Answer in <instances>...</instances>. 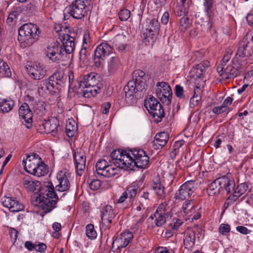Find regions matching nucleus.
Here are the masks:
<instances>
[{
  "mask_svg": "<svg viewBox=\"0 0 253 253\" xmlns=\"http://www.w3.org/2000/svg\"><path fill=\"white\" fill-rule=\"evenodd\" d=\"M66 78L64 73L62 72H56L49 78L51 83L54 84V86L56 87V90L58 89L59 85H63Z\"/></svg>",
  "mask_w": 253,
  "mask_h": 253,
  "instance_id": "7c9ffc66",
  "label": "nucleus"
},
{
  "mask_svg": "<svg viewBox=\"0 0 253 253\" xmlns=\"http://www.w3.org/2000/svg\"><path fill=\"white\" fill-rule=\"evenodd\" d=\"M147 21L149 24L143 31L142 38H143L144 42H154L159 33L160 23L155 18L147 19Z\"/></svg>",
  "mask_w": 253,
  "mask_h": 253,
  "instance_id": "9b49d317",
  "label": "nucleus"
},
{
  "mask_svg": "<svg viewBox=\"0 0 253 253\" xmlns=\"http://www.w3.org/2000/svg\"><path fill=\"white\" fill-rule=\"evenodd\" d=\"M243 69V65L239 62L237 57H235L232 61V64L228 65L226 68L222 65H218L217 71L223 79L227 80L239 75Z\"/></svg>",
  "mask_w": 253,
  "mask_h": 253,
  "instance_id": "0eeeda50",
  "label": "nucleus"
},
{
  "mask_svg": "<svg viewBox=\"0 0 253 253\" xmlns=\"http://www.w3.org/2000/svg\"><path fill=\"white\" fill-rule=\"evenodd\" d=\"M235 187V183L234 182L233 188V189L229 193H232V194L229 197V199H231L234 201H236L240 196L245 193L248 188V185L245 183H242L240 185H238L236 188Z\"/></svg>",
  "mask_w": 253,
  "mask_h": 253,
  "instance_id": "c85d7f7f",
  "label": "nucleus"
},
{
  "mask_svg": "<svg viewBox=\"0 0 253 253\" xmlns=\"http://www.w3.org/2000/svg\"><path fill=\"white\" fill-rule=\"evenodd\" d=\"M86 235L90 239H94L97 237V233L94 229V225L92 224L86 226Z\"/></svg>",
  "mask_w": 253,
  "mask_h": 253,
  "instance_id": "a19ab883",
  "label": "nucleus"
},
{
  "mask_svg": "<svg viewBox=\"0 0 253 253\" xmlns=\"http://www.w3.org/2000/svg\"><path fill=\"white\" fill-rule=\"evenodd\" d=\"M253 53V49L252 46L250 45V42L243 40L240 44L235 57L238 59V57H249L252 56Z\"/></svg>",
  "mask_w": 253,
  "mask_h": 253,
  "instance_id": "b1692460",
  "label": "nucleus"
},
{
  "mask_svg": "<svg viewBox=\"0 0 253 253\" xmlns=\"http://www.w3.org/2000/svg\"><path fill=\"white\" fill-rule=\"evenodd\" d=\"M195 242V233L192 230H188L185 234L183 243L185 248L187 249H191Z\"/></svg>",
  "mask_w": 253,
  "mask_h": 253,
  "instance_id": "c756f323",
  "label": "nucleus"
},
{
  "mask_svg": "<svg viewBox=\"0 0 253 253\" xmlns=\"http://www.w3.org/2000/svg\"><path fill=\"white\" fill-rule=\"evenodd\" d=\"M203 57L202 53L198 51L195 52L191 56L190 60L192 62H197L201 61Z\"/></svg>",
  "mask_w": 253,
  "mask_h": 253,
  "instance_id": "864d4df0",
  "label": "nucleus"
},
{
  "mask_svg": "<svg viewBox=\"0 0 253 253\" xmlns=\"http://www.w3.org/2000/svg\"><path fill=\"white\" fill-rule=\"evenodd\" d=\"M19 115L26 123L31 126L33 113L27 103H24L20 106L19 109Z\"/></svg>",
  "mask_w": 253,
  "mask_h": 253,
  "instance_id": "a878e982",
  "label": "nucleus"
},
{
  "mask_svg": "<svg viewBox=\"0 0 253 253\" xmlns=\"http://www.w3.org/2000/svg\"><path fill=\"white\" fill-rule=\"evenodd\" d=\"M56 177L59 183L56 186L57 190L60 192L68 190L70 187V183L65 172L62 171H59L57 174Z\"/></svg>",
  "mask_w": 253,
  "mask_h": 253,
  "instance_id": "5701e85b",
  "label": "nucleus"
},
{
  "mask_svg": "<svg viewBox=\"0 0 253 253\" xmlns=\"http://www.w3.org/2000/svg\"><path fill=\"white\" fill-rule=\"evenodd\" d=\"M55 30L58 33L62 44L55 43L53 45L48 46L46 56L52 62H59L63 59L65 54H70L75 50V33L70 32L67 26L63 27L60 24L55 25Z\"/></svg>",
  "mask_w": 253,
  "mask_h": 253,
  "instance_id": "f03ea898",
  "label": "nucleus"
},
{
  "mask_svg": "<svg viewBox=\"0 0 253 253\" xmlns=\"http://www.w3.org/2000/svg\"><path fill=\"white\" fill-rule=\"evenodd\" d=\"M212 111L214 114L216 115H219L225 112L226 109L224 108V106L221 105V106L213 107Z\"/></svg>",
  "mask_w": 253,
  "mask_h": 253,
  "instance_id": "e2e57ef3",
  "label": "nucleus"
},
{
  "mask_svg": "<svg viewBox=\"0 0 253 253\" xmlns=\"http://www.w3.org/2000/svg\"><path fill=\"white\" fill-rule=\"evenodd\" d=\"M113 162L112 160V158L111 157V159L109 160V162H107L106 160L105 159H100L97 161L96 164L95 168L96 170H101V168H105L106 166L112 165L111 163ZM114 165V164H113Z\"/></svg>",
  "mask_w": 253,
  "mask_h": 253,
  "instance_id": "c03bdc74",
  "label": "nucleus"
},
{
  "mask_svg": "<svg viewBox=\"0 0 253 253\" xmlns=\"http://www.w3.org/2000/svg\"><path fill=\"white\" fill-rule=\"evenodd\" d=\"M201 100V96L199 95H196L195 96H192L190 100V107L194 108L198 104V102Z\"/></svg>",
  "mask_w": 253,
  "mask_h": 253,
  "instance_id": "4d7b16f0",
  "label": "nucleus"
},
{
  "mask_svg": "<svg viewBox=\"0 0 253 253\" xmlns=\"http://www.w3.org/2000/svg\"><path fill=\"white\" fill-rule=\"evenodd\" d=\"M23 184L26 189L35 193L32 197L36 202L35 204L41 208L45 213L50 212L55 207L58 198L51 182L48 183L46 193H42L40 190L41 183L38 181H34L24 177Z\"/></svg>",
  "mask_w": 253,
  "mask_h": 253,
  "instance_id": "7ed1b4c3",
  "label": "nucleus"
},
{
  "mask_svg": "<svg viewBox=\"0 0 253 253\" xmlns=\"http://www.w3.org/2000/svg\"><path fill=\"white\" fill-rule=\"evenodd\" d=\"M74 158L76 163V168L79 171H83L85 167V156L81 149H77L74 153Z\"/></svg>",
  "mask_w": 253,
  "mask_h": 253,
  "instance_id": "393cba45",
  "label": "nucleus"
},
{
  "mask_svg": "<svg viewBox=\"0 0 253 253\" xmlns=\"http://www.w3.org/2000/svg\"><path fill=\"white\" fill-rule=\"evenodd\" d=\"M182 222L180 219H173V223L170 224L171 228L174 230L178 229L182 224Z\"/></svg>",
  "mask_w": 253,
  "mask_h": 253,
  "instance_id": "680f3d73",
  "label": "nucleus"
},
{
  "mask_svg": "<svg viewBox=\"0 0 253 253\" xmlns=\"http://www.w3.org/2000/svg\"><path fill=\"white\" fill-rule=\"evenodd\" d=\"M12 73L7 64L0 58V77H10Z\"/></svg>",
  "mask_w": 253,
  "mask_h": 253,
  "instance_id": "e433bc0d",
  "label": "nucleus"
},
{
  "mask_svg": "<svg viewBox=\"0 0 253 253\" xmlns=\"http://www.w3.org/2000/svg\"><path fill=\"white\" fill-rule=\"evenodd\" d=\"M160 104V103L155 98L150 96L145 100L144 106L149 113Z\"/></svg>",
  "mask_w": 253,
  "mask_h": 253,
  "instance_id": "4c0bfd02",
  "label": "nucleus"
},
{
  "mask_svg": "<svg viewBox=\"0 0 253 253\" xmlns=\"http://www.w3.org/2000/svg\"><path fill=\"white\" fill-rule=\"evenodd\" d=\"M113 47L107 42H102L94 51V63L96 67L103 66L106 57L113 52Z\"/></svg>",
  "mask_w": 253,
  "mask_h": 253,
  "instance_id": "9d476101",
  "label": "nucleus"
},
{
  "mask_svg": "<svg viewBox=\"0 0 253 253\" xmlns=\"http://www.w3.org/2000/svg\"><path fill=\"white\" fill-rule=\"evenodd\" d=\"M1 200L2 205L11 212H18L24 210L23 205L13 198L3 197Z\"/></svg>",
  "mask_w": 253,
  "mask_h": 253,
  "instance_id": "6ab92c4d",
  "label": "nucleus"
},
{
  "mask_svg": "<svg viewBox=\"0 0 253 253\" xmlns=\"http://www.w3.org/2000/svg\"><path fill=\"white\" fill-rule=\"evenodd\" d=\"M30 35L25 24L19 28L18 40L24 47L30 46L34 43V38H31Z\"/></svg>",
  "mask_w": 253,
  "mask_h": 253,
  "instance_id": "a211bd4d",
  "label": "nucleus"
},
{
  "mask_svg": "<svg viewBox=\"0 0 253 253\" xmlns=\"http://www.w3.org/2000/svg\"><path fill=\"white\" fill-rule=\"evenodd\" d=\"M114 166L122 169L134 170V167L145 169L148 166L149 157L143 149L115 150L111 153Z\"/></svg>",
  "mask_w": 253,
  "mask_h": 253,
  "instance_id": "f257e3e1",
  "label": "nucleus"
},
{
  "mask_svg": "<svg viewBox=\"0 0 253 253\" xmlns=\"http://www.w3.org/2000/svg\"><path fill=\"white\" fill-rule=\"evenodd\" d=\"M111 107L110 102H105L101 105V111L103 114H106L109 113Z\"/></svg>",
  "mask_w": 253,
  "mask_h": 253,
  "instance_id": "69168bd1",
  "label": "nucleus"
},
{
  "mask_svg": "<svg viewBox=\"0 0 253 253\" xmlns=\"http://www.w3.org/2000/svg\"><path fill=\"white\" fill-rule=\"evenodd\" d=\"M194 206V204L192 200H187L185 201L182 205V210L185 215H187V213L190 211V210L193 208Z\"/></svg>",
  "mask_w": 253,
  "mask_h": 253,
  "instance_id": "09e8293b",
  "label": "nucleus"
},
{
  "mask_svg": "<svg viewBox=\"0 0 253 253\" xmlns=\"http://www.w3.org/2000/svg\"><path fill=\"white\" fill-rule=\"evenodd\" d=\"M89 4L90 1L87 0H75L64 11L65 13L69 14L75 19H82L87 14V5Z\"/></svg>",
  "mask_w": 253,
  "mask_h": 253,
  "instance_id": "6e6552de",
  "label": "nucleus"
},
{
  "mask_svg": "<svg viewBox=\"0 0 253 253\" xmlns=\"http://www.w3.org/2000/svg\"><path fill=\"white\" fill-rule=\"evenodd\" d=\"M169 138V135L166 132L163 131L158 133L155 136L154 140V145L156 146H158V149L159 148V147H163L167 144Z\"/></svg>",
  "mask_w": 253,
  "mask_h": 253,
  "instance_id": "473e14b6",
  "label": "nucleus"
},
{
  "mask_svg": "<svg viewBox=\"0 0 253 253\" xmlns=\"http://www.w3.org/2000/svg\"><path fill=\"white\" fill-rule=\"evenodd\" d=\"M155 93L161 102L169 105L171 102L172 92L168 83L164 82H158L156 85Z\"/></svg>",
  "mask_w": 253,
  "mask_h": 253,
  "instance_id": "f8f14e48",
  "label": "nucleus"
},
{
  "mask_svg": "<svg viewBox=\"0 0 253 253\" xmlns=\"http://www.w3.org/2000/svg\"><path fill=\"white\" fill-rule=\"evenodd\" d=\"M98 175L105 177H112L117 173V169L112 165L101 168V170H96Z\"/></svg>",
  "mask_w": 253,
  "mask_h": 253,
  "instance_id": "f704fd0d",
  "label": "nucleus"
},
{
  "mask_svg": "<svg viewBox=\"0 0 253 253\" xmlns=\"http://www.w3.org/2000/svg\"><path fill=\"white\" fill-rule=\"evenodd\" d=\"M45 132L51 133L52 136H55L61 130L59 123L57 118L53 117L43 124Z\"/></svg>",
  "mask_w": 253,
  "mask_h": 253,
  "instance_id": "412c9836",
  "label": "nucleus"
},
{
  "mask_svg": "<svg viewBox=\"0 0 253 253\" xmlns=\"http://www.w3.org/2000/svg\"><path fill=\"white\" fill-rule=\"evenodd\" d=\"M90 41L89 32L88 30H86L84 34L83 44L88 46V43H89Z\"/></svg>",
  "mask_w": 253,
  "mask_h": 253,
  "instance_id": "13d9d810",
  "label": "nucleus"
},
{
  "mask_svg": "<svg viewBox=\"0 0 253 253\" xmlns=\"http://www.w3.org/2000/svg\"><path fill=\"white\" fill-rule=\"evenodd\" d=\"M23 164L25 170L35 176H43L47 172L45 165L37 154L27 156L26 160H23Z\"/></svg>",
  "mask_w": 253,
  "mask_h": 253,
  "instance_id": "39448f33",
  "label": "nucleus"
},
{
  "mask_svg": "<svg viewBox=\"0 0 253 253\" xmlns=\"http://www.w3.org/2000/svg\"><path fill=\"white\" fill-rule=\"evenodd\" d=\"M154 216L156 218V225L157 226H161L165 223L169 218L171 217V213L167 211L166 205L162 204L158 207Z\"/></svg>",
  "mask_w": 253,
  "mask_h": 253,
  "instance_id": "f3484780",
  "label": "nucleus"
},
{
  "mask_svg": "<svg viewBox=\"0 0 253 253\" xmlns=\"http://www.w3.org/2000/svg\"><path fill=\"white\" fill-rule=\"evenodd\" d=\"M153 189L159 198L162 199L165 197V187L161 182H154Z\"/></svg>",
  "mask_w": 253,
  "mask_h": 253,
  "instance_id": "58836bf2",
  "label": "nucleus"
},
{
  "mask_svg": "<svg viewBox=\"0 0 253 253\" xmlns=\"http://www.w3.org/2000/svg\"><path fill=\"white\" fill-rule=\"evenodd\" d=\"M210 66L208 61H204L194 66L189 72L191 78L194 79L195 84L197 85V88L199 89L205 84L206 80L205 75L207 69Z\"/></svg>",
  "mask_w": 253,
  "mask_h": 253,
  "instance_id": "1a4fd4ad",
  "label": "nucleus"
},
{
  "mask_svg": "<svg viewBox=\"0 0 253 253\" xmlns=\"http://www.w3.org/2000/svg\"><path fill=\"white\" fill-rule=\"evenodd\" d=\"M102 86L84 85L82 88H77L81 90L83 95L86 98L94 96L99 93Z\"/></svg>",
  "mask_w": 253,
  "mask_h": 253,
  "instance_id": "cd10ccee",
  "label": "nucleus"
},
{
  "mask_svg": "<svg viewBox=\"0 0 253 253\" xmlns=\"http://www.w3.org/2000/svg\"><path fill=\"white\" fill-rule=\"evenodd\" d=\"M180 26L181 28L182 31H185L188 28L191 24V20L186 16H183L179 20Z\"/></svg>",
  "mask_w": 253,
  "mask_h": 253,
  "instance_id": "49530a36",
  "label": "nucleus"
},
{
  "mask_svg": "<svg viewBox=\"0 0 253 253\" xmlns=\"http://www.w3.org/2000/svg\"><path fill=\"white\" fill-rule=\"evenodd\" d=\"M138 186L136 185H130L128 186L125 191L130 199L131 201L132 199H133L136 195L138 191Z\"/></svg>",
  "mask_w": 253,
  "mask_h": 253,
  "instance_id": "37998d69",
  "label": "nucleus"
},
{
  "mask_svg": "<svg viewBox=\"0 0 253 253\" xmlns=\"http://www.w3.org/2000/svg\"><path fill=\"white\" fill-rule=\"evenodd\" d=\"M37 85V91L40 94L47 92H55L56 90V87L54 86V84L51 83L49 78L38 82Z\"/></svg>",
  "mask_w": 253,
  "mask_h": 253,
  "instance_id": "4be33fe9",
  "label": "nucleus"
},
{
  "mask_svg": "<svg viewBox=\"0 0 253 253\" xmlns=\"http://www.w3.org/2000/svg\"><path fill=\"white\" fill-rule=\"evenodd\" d=\"M234 184V180L232 177L224 175L216 178L209 184L207 191L210 196L219 194L224 190L229 194L233 189Z\"/></svg>",
  "mask_w": 253,
  "mask_h": 253,
  "instance_id": "423d86ee",
  "label": "nucleus"
},
{
  "mask_svg": "<svg viewBox=\"0 0 253 253\" xmlns=\"http://www.w3.org/2000/svg\"><path fill=\"white\" fill-rule=\"evenodd\" d=\"M26 70L30 77L37 80H42L46 73V70L40 63H33L31 65H27Z\"/></svg>",
  "mask_w": 253,
  "mask_h": 253,
  "instance_id": "dca6fc26",
  "label": "nucleus"
},
{
  "mask_svg": "<svg viewBox=\"0 0 253 253\" xmlns=\"http://www.w3.org/2000/svg\"><path fill=\"white\" fill-rule=\"evenodd\" d=\"M133 238L131 232L125 231L118 236L113 241L112 247L117 250L126 248Z\"/></svg>",
  "mask_w": 253,
  "mask_h": 253,
  "instance_id": "2eb2a0df",
  "label": "nucleus"
},
{
  "mask_svg": "<svg viewBox=\"0 0 253 253\" xmlns=\"http://www.w3.org/2000/svg\"><path fill=\"white\" fill-rule=\"evenodd\" d=\"M46 245L45 244L39 243L38 244H36V249H35V250L40 253H43L46 249Z\"/></svg>",
  "mask_w": 253,
  "mask_h": 253,
  "instance_id": "774afa93",
  "label": "nucleus"
},
{
  "mask_svg": "<svg viewBox=\"0 0 253 253\" xmlns=\"http://www.w3.org/2000/svg\"><path fill=\"white\" fill-rule=\"evenodd\" d=\"M188 7L180 5L176 7L175 10V14L176 16H181L185 15V13H188Z\"/></svg>",
  "mask_w": 253,
  "mask_h": 253,
  "instance_id": "3c124183",
  "label": "nucleus"
},
{
  "mask_svg": "<svg viewBox=\"0 0 253 253\" xmlns=\"http://www.w3.org/2000/svg\"><path fill=\"white\" fill-rule=\"evenodd\" d=\"M199 208L194 204L193 208L190 210L187 215L193 220H197L201 217V214L198 211Z\"/></svg>",
  "mask_w": 253,
  "mask_h": 253,
  "instance_id": "79ce46f5",
  "label": "nucleus"
},
{
  "mask_svg": "<svg viewBox=\"0 0 253 253\" xmlns=\"http://www.w3.org/2000/svg\"><path fill=\"white\" fill-rule=\"evenodd\" d=\"M213 2V0H205L204 2L205 11L209 17L211 16L212 14Z\"/></svg>",
  "mask_w": 253,
  "mask_h": 253,
  "instance_id": "de8ad7c7",
  "label": "nucleus"
},
{
  "mask_svg": "<svg viewBox=\"0 0 253 253\" xmlns=\"http://www.w3.org/2000/svg\"><path fill=\"white\" fill-rule=\"evenodd\" d=\"M88 46L83 44L82 48L80 51L79 58L81 61L84 62L88 60V56L90 54L89 51L87 50Z\"/></svg>",
  "mask_w": 253,
  "mask_h": 253,
  "instance_id": "ea45409f",
  "label": "nucleus"
},
{
  "mask_svg": "<svg viewBox=\"0 0 253 253\" xmlns=\"http://www.w3.org/2000/svg\"><path fill=\"white\" fill-rule=\"evenodd\" d=\"M130 16V11L128 9L121 10L119 13V18L121 21L127 20Z\"/></svg>",
  "mask_w": 253,
  "mask_h": 253,
  "instance_id": "603ef678",
  "label": "nucleus"
},
{
  "mask_svg": "<svg viewBox=\"0 0 253 253\" xmlns=\"http://www.w3.org/2000/svg\"><path fill=\"white\" fill-rule=\"evenodd\" d=\"M149 114L153 117L154 121L156 123L161 122L165 115L164 110L161 103L150 111Z\"/></svg>",
  "mask_w": 253,
  "mask_h": 253,
  "instance_id": "2f4dec72",
  "label": "nucleus"
},
{
  "mask_svg": "<svg viewBox=\"0 0 253 253\" xmlns=\"http://www.w3.org/2000/svg\"><path fill=\"white\" fill-rule=\"evenodd\" d=\"M175 94L179 99H188V97L186 98V95L184 94L183 87L179 84H177L175 86Z\"/></svg>",
  "mask_w": 253,
  "mask_h": 253,
  "instance_id": "8fccbe9b",
  "label": "nucleus"
},
{
  "mask_svg": "<svg viewBox=\"0 0 253 253\" xmlns=\"http://www.w3.org/2000/svg\"><path fill=\"white\" fill-rule=\"evenodd\" d=\"M77 82L78 85L76 88H82L84 85L102 86L100 82L99 76L94 73L81 76L78 78Z\"/></svg>",
  "mask_w": 253,
  "mask_h": 253,
  "instance_id": "4468645a",
  "label": "nucleus"
},
{
  "mask_svg": "<svg viewBox=\"0 0 253 253\" xmlns=\"http://www.w3.org/2000/svg\"><path fill=\"white\" fill-rule=\"evenodd\" d=\"M14 101L10 99L0 98V112L8 113L14 106Z\"/></svg>",
  "mask_w": 253,
  "mask_h": 253,
  "instance_id": "72a5a7b5",
  "label": "nucleus"
},
{
  "mask_svg": "<svg viewBox=\"0 0 253 253\" xmlns=\"http://www.w3.org/2000/svg\"><path fill=\"white\" fill-rule=\"evenodd\" d=\"M101 212L102 224L109 227L116 216L114 209L111 206L107 205L103 208Z\"/></svg>",
  "mask_w": 253,
  "mask_h": 253,
  "instance_id": "aec40b11",
  "label": "nucleus"
},
{
  "mask_svg": "<svg viewBox=\"0 0 253 253\" xmlns=\"http://www.w3.org/2000/svg\"><path fill=\"white\" fill-rule=\"evenodd\" d=\"M120 42V37H116L113 40V44L119 51H124L126 50L127 44L125 43H122Z\"/></svg>",
  "mask_w": 253,
  "mask_h": 253,
  "instance_id": "a18cd8bd",
  "label": "nucleus"
},
{
  "mask_svg": "<svg viewBox=\"0 0 253 253\" xmlns=\"http://www.w3.org/2000/svg\"><path fill=\"white\" fill-rule=\"evenodd\" d=\"M122 64L120 58L117 56L111 57L107 64L108 73L111 75H114L121 68Z\"/></svg>",
  "mask_w": 253,
  "mask_h": 253,
  "instance_id": "bb28decb",
  "label": "nucleus"
},
{
  "mask_svg": "<svg viewBox=\"0 0 253 253\" xmlns=\"http://www.w3.org/2000/svg\"><path fill=\"white\" fill-rule=\"evenodd\" d=\"M101 186V181L98 179H93L89 183L90 188L92 190H96Z\"/></svg>",
  "mask_w": 253,
  "mask_h": 253,
  "instance_id": "6e6d98bb",
  "label": "nucleus"
},
{
  "mask_svg": "<svg viewBox=\"0 0 253 253\" xmlns=\"http://www.w3.org/2000/svg\"><path fill=\"white\" fill-rule=\"evenodd\" d=\"M16 16V12H13L12 13H10L6 20L7 23L11 25L14 21L17 18Z\"/></svg>",
  "mask_w": 253,
  "mask_h": 253,
  "instance_id": "bf43d9fd",
  "label": "nucleus"
},
{
  "mask_svg": "<svg viewBox=\"0 0 253 253\" xmlns=\"http://www.w3.org/2000/svg\"><path fill=\"white\" fill-rule=\"evenodd\" d=\"M197 183L195 181H187L183 184L176 192L174 198L176 200H184L191 196L194 193Z\"/></svg>",
  "mask_w": 253,
  "mask_h": 253,
  "instance_id": "ddd939ff",
  "label": "nucleus"
},
{
  "mask_svg": "<svg viewBox=\"0 0 253 253\" xmlns=\"http://www.w3.org/2000/svg\"><path fill=\"white\" fill-rule=\"evenodd\" d=\"M236 230L241 234L247 235L251 232V231L246 227L243 226H238L236 227Z\"/></svg>",
  "mask_w": 253,
  "mask_h": 253,
  "instance_id": "0e129e2a",
  "label": "nucleus"
},
{
  "mask_svg": "<svg viewBox=\"0 0 253 253\" xmlns=\"http://www.w3.org/2000/svg\"><path fill=\"white\" fill-rule=\"evenodd\" d=\"M230 230V226L227 224H221L219 228V232L223 235H226Z\"/></svg>",
  "mask_w": 253,
  "mask_h": 253,
  "instance_id": "5fc2aeb1",
  "label": "nucleus"
},
{
  "mask_svg": "<svg viewBox=\"0 0 253 253\" xmlns=\"http://www.w3.org/2000/svg\"><path fill=\"white\" fill-rule=\"evenodd\" d=\"M145 73L141 70H136L133 72L132 80L128 82L124 87L126 99L130 104L135 102L134 96L138 91H142L146 89V79L144 78Z\"/></svg>",
  "mask_w": 253,
  "mask_h": 253,
  "instance_id": "20e7f679",
  "label": "nucleus"
},
{
  "mask_svg": "<svg viewBox=\"0 0 253 253\" xmlns=\"http://www.w3.org/2000/svg\"><path fill=\"white\" fill-rule=\"evenodd\" d=\"M25 247L29 251H32L36 249V244H34L31 241H26L25 243Z\"/></svg>",
  "mask_w": 253,
  "mask_h": 253,
  "instance_id": "338daca9",
  "label": "nucleus"
},
{
  "mask_svg": "<svg viewBox=\"0 0 253 253\" xmlns=\"http://www.w3.org/2000/svg\"><path fill=\"white\" fill-rule=\"evenodd\" d=\"M231 57V53L228 52H226L222 58L221 63L219 65H222L224 67L227 62L230 59Z\"/></svg>",
  "mask_w": 253,
  "mask_h": 253,
  "instance_id": "052dcab7",
  "label": "nucleus"
},
{
  "mask_svg": "<svg viewBox=\"0 0 253 253\" xmlns=\"http://www.w3.org/2000/svg\"><path fill=\"white\" fill-rule=\"evenodd\" d=\"M25 24L26 26H27V29H29V32L31 35L30 37L34 38L35 42L38 40V35L40 33L39 27L37 25L32 23H26Z\"/></svg>",
  "mask_w": 253,
  "mask_h": 253,
  "instance_id": "c9c22d12",
  "label": "nucleus"
}]
</instances>
